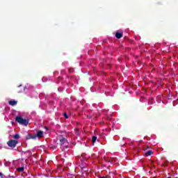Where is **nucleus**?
I'll return each instance as SVG.
<instances>
[{"label":"nucleus","mask_w":178,"mask_h":178,"mask_svg":"<svg viewBox=\"0 0 178 178\" xmlns=\"http://www.w3.org/2000/svg\"><path fill=\"white\" fill-rule=\"evenodd\" d=\"M9 105H11V106H15L16 105H17V101L16 100H10L9 101Z\"/></svg>","instance_id":"5"},{"label":"nucleus","mask_w":178,"mask_h":178,"mask_svg":"<svg viewBox=\"0 0 178 178\" xmlns=\"http://www.w3.org/2000/svg\"><path fill=\"white\" fill-rule=\"evenodd\" d=\"M115 37L116 38H121L122 37H123V35L122 34V33H119V32H117L115 33Z\"/></svg>","instance_id":"7"},{"label":"nucleus","mask_w":178,"mask_h":178,"mask_svg":"<svg viewBox=\"0 0 178 178\" xmlns=\"http://www.w3.org/2000/svg\"><path fill=\"white\" fill-rule=\"evenodd\" d=\"M1 146H0V149H1Z\"/></svg>","instance_id":"17"},{"label":"nucleus","mask_w":178,"mask_h":178,"mask_svg":"<svg viewBox=\"0 0 178 178\" xmlns=\"http://www.w3.org/2000/svg\"><path fill=\"white\" fill-rule=\"evenodd\" d=\"M35 136H36V138L38 137V138H41V137H42V136H44V131H38V133Z\"/></svg>","instance_id":"4"},{"label":"nucleus","mask_w":178,"mask_h":178,"mask_svg":"<svg viewBox=\"0 0 178 178\" xmlns=\"http://www.w3.org/2000/svg\"><path fill=\"white\" fill-rule=\"evenodd\" d=\"M152 154H154V153L152 152V151L149 150V151H147V152L145 153V155H146V156H149L152 155Z\"/></svg>","instance_id":"8"},{"label":"nucleus","mask_w":178,"mask_h":178,"mask_svg":"<svg viewBox=\"0 0 178 178\" xmlns=\"http://www.w3.org/2000/svg\"><path fill=\"white\" fill-rule=\"evenodd\" d=\"M0 178H3V174L2 172H0Z\"/></svg>","instance_id":"14"},{"label":"nucleus","mask_w":178,"mask_h":178,"mask_svg":"<svg viewBox=\"0 0 178 178\" xmlns=\"http://www.w3.org/2000/svg\"><path fill=\"white\" fill-rule=\"evenodd\" d=\"M42 81H43L44 83H45V81H47V78L43 77V78L42 79Z\"/></svg>","instance_id":"13"},{"label":"nucleus","mask_w":178,"mask_h":178,"mask_svg":"<svg viewBox=\"0 0 178 178\" xmlns=\"http://www.w3.org/2000/svg\"><path fill=\"white\" fill-rule=\"evenodd\" d=\"M13 138H15V140H18V138H20V135H19V134H16Z\"/></svg>","instance_id":"9"},{"label":"nucleus","mask_w":178,"mask_h":178,"mask_svg":"<svg viewBox=\"0 0 178 178\" xmlns=\"http://www.w3.org/2000/svg\"><path fill=\"white\" fill-rule=\"evenodd\" d=\"M15 122H17V123L22 126H27L29 124V119H24L22 116H17L15 118Z\"/></svg>","instance_id":"1"},{"label":"nucleus","mask_w":178,"mask_h":178,"mask_svg":"<svg viewBox=\"0 0 178 178\" xmlns=\"http://www.w3.org/2000/svg\"><path fill=\"white\" fill-rule=\"evenodd\" d=\"M60 145H65V144L67 143V140H66V138H63L60 140Z\"/></svg>","instance_id":"6"},{"label":"nucleus","mask_w":178,"mask_h":178,"mask_svg":"<svg viewBox=\"0 0 178 178\" xmlns=\"http://www.w3.org/2000/svg\"><path fill=\"white\" fill-rule=\"evenodd\" d=\"M19 87H22V85H19Z\"/></svg>","instance_id":"16"},{"label":"nucleus","mask_w":178,"mask_h":178,"mask_svg":"<svg viewBox=\"0 0 178 178\" xmlns=\"http://www.w3.org/2000/svg\"><path fill=\"white\" fill-rule=\"evenodd\" d=\"M64 117L65 118V119H69V116H67V114H66V113H64Z\"/></svg>","instance_id":"12"},{"label":"nucleus","mask_w":178,"mask_h":178,"mask_svg":"<svg viewBox=\"0 0 178 178\" xmlns=\"http://www.w3.org/2000/svg\"><path fill=\"white\" fill-rule=\"evenodd\" d=\"M92 143H95V141H97V136H92Z\"/></svg>","instance_id":"11"},{"label":"nucleus","mask_w":178,"mask_h":178,"mask_svg":"<svg viewBox=\"0 0 178 178\" xmlns=\"http://www.w3.org/2000/svg\"><path fill=\"white\" fill-rule=\"evenodd\" d=\"M29 155H31V154H32V153H31V151H29Z\"/></svg>","instance_id":"15"},{"label":"nucleus","mask_w":178,"mask_h":178,"mask_svg":"<svg viewBox=\"0 0 178 178\" xmlns=\"http://www.w3.org/2000/svg\"><path fill=\"white\" fill-rule=\"evenodd\" d=\"M17 170L18 172H23V170H24V167L18 168L17 169Z\"/></svg>","instance_id":"10"},{"label":"nucleus","mask_w":178,"mask_h":178,"mask_svg":"<svg viewBox=\"0 0 178 178\" xmlns=\"http://www.w3.org/2000/svg\"><path fill=\"white\" fill-rule=\"evenodd\" d=\"M19 141L16 140H10L8 142V147H10L11 148H15L16 145H17Z\"/></svg>","instance_id":"2"},{"label":"nucleus","mask_w":178,"mask_h":178,"mask_svg":"<svg viewBox=\"0 0 178 178\" xmlns=\"http://www.w3.org/2000/svg\"><path fill=\"white\" fill-rule=\"evenodd\" d=\"M26 140H35V138H37V136L35 135H31L30 134H29L26 137Z\"/></svg>","instance_id":"3"}]
</instances>
